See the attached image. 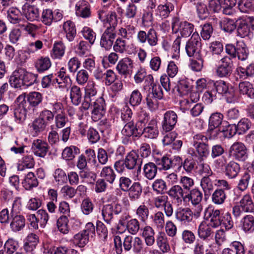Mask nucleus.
I'll return each mask as SVG.
<instances>
[{
  "instance_id": "nucleus-28",
  "label": "nucleus",
  "mask_w": 254,
  "mask_h": 254,
  "mask_svg": "<svg viewBox=\"0 0 254 254\" xmlns=\"http://www.w3.org/2000/svg\"><path fill=\"white\" fill-rule=\"evenodd\" d=\"M7 18L9 22L13 24L19 26L24 21L20 11L15 7H10L7 11Z\"/></svg>"
},
{
  "instance_id": "nucleus-47",
  "label": "nucleus",
  "mask_w": 254,
  "mask_h": 254,
  "mask_svg": "<svg viewBox=\"0 0 254 254\" xmlns=\"http://www.w3.org/2000/svg\"><path fill=\"white\" fill-rule=\"evenodd\" d=\"M22 185L24 188L29 190L36 187L38 185V182L34 174L32 172H29L25 177L22 182Z\"/></svg>"
},
{
  "instance_id": "nucleus-52",
  "label": "nucleus",
  "mask_w": 254,
  "mask_h": 254,
  "mask_svg": "<svg viewBox=\"0 0 254 254\" xmlns=\"http://www.w3.org/2000/svg\"><path fill=\"white\" fill-rule=\"evenodd\" d=\"M223 119V115L220 113H214L211 114L209 119V127L213 130L219 127L221 124Z\"/></svg>"
},
{
  "instance_id": "nucleus-35",
  "label": "nucleus",
  "mask_w": 254,
  "mask_h": 254,
  "mask_svg": "<svg viewBox=\"0 0 254 254\" xmlns=\"http://www.w3.org/2000/svg\"><path fill=\"white\" fill-rule=\"evenodd\" d=\"M202 199V193L198 189H193L184 197V200H190L192 205L198 204L201 203Z\"/></svg>"
},
{
  "instance_id": "nucleus-32",
  "label": "nucleus",
  "mask_w": 254,
  "mask_h": 254,
  "mask_svg": "<svg viewBox=\"0 0 254 254\" xmlns=\"http://www.w3.org/2000/svg\"><path fill=\"white\" fill-rule=\"evenodd\" d=\"M63 30L67 40L69 42L72 41L76 35L74 23L70 20L64 22L63 24Z\"/></svg>"
},
{
  "instance_id": "nucleus-41",
  "label": "nucleus",
  "mask_w": 254,
  "mask_h": 254,
  "mask_svg": "<svg viewBox=\"0 0 254 254\" xmlns=\"http://www.w3.org/2000/svg\"><path fill=\"white\" fill-rule=\"evenodd\" d=\"M89 237L87 234H85V231H80L75 234L72 241L75 246L79 248L84 247L88 242Z\"/></svg>"
},
{
  "instance_id": "nucleus-31",
  "label": "nucleus",
  "mask_w": 254,
  "mask_h": 254,
  "mask_svg": "<svg viewBox=\"0 0 254 254\" xmlns=\"http://www.w3.org/2000/svg\"><path fill=\"white\" fill-rule=\"evenodd\" d=\"M240 171V165L234 161H230L225 166V174L229 179L235 178Z\"/></svg>"
},
{
  "instance_id": "nucleus-50",
  "label": "nucleus",
  "mask_w": 254,
  "mask_h": 254,
  "mask_svg": "<svg viewBox=\"0 0 254 254\" xmlns=\"http://www.w3.org/2000/svg\"><path fill=\"white\" fill-rule=\"evenodd\" d=\"M54 182L57 186H62L67 181V176L65 172L62 169H57L53 174Z\"/></svg>"
},
{
  "instance_id": "nucleus-5",
  "label": "nucleus",
  "mask_w": 254,
  "mask_h": 254,
  "mask_svg": "<svg viewBox=\"0 0 254 254\" xmlns=\"http://www.w3.org/2000/svg\"><path fill=\"white\" fill-rule=\"evenodd\" d=\"M172 29L173 32H178L182 37L189 36L194 30L193 25L187 21H182L179 17H174L172 19Z\"/></svg>"
},
{
  "instance_id": "nucleus-60",
  "label": "nucleus",
  "mask_w": 254,
  "mask_h": 254,
  "mask_svg": "<svg viewBox=\"0 0 254 254\" xmlns=\"http://www.w3.org/2000/svg\"><path fill=\"white\" fill-rule=\"evenodd\" d=\"M221 29L225 32L231 33L236 28V21L229 18H224L220 22Z\"/></svg>"
},
{
  "instance_id": "nucleus-1",
  "label": "nucleus",
  "mask_w": 254,
  "mask_h": 254,
  "mask_svg": "<svg viewBox=\"0 0 254 254\" xmlns=\"http://www.w3.org/2000/svg\"><path fill=\"white\" fill-rule=\"evenodd\" d=\"M116 253L121 254L123 251L122 245L126 251L131 249L135 254H139L142 251L144 244L142 239L139 237H133L131 236H126L122 244V238L120 235H116L114 238Z\"/></svg>"
},
{
  "instance_id": "nucleus-3",
  "label": "nucleus",
  "mask_w": 254,
  "mask_h": 254,
  "mask_svg": "<svg viewBox=\"0 0 254 254\" xmlns=\"http://www.w3.org/2000/svg\"><path fill=\"white\" fill-rule=\"evenodd\" d=\"M226 53L233 58L237 57L239 60H246L249 55V51L247 45L243 41H238L235 46L229 44L226 45Z\"/></svg>"
},
{
  "instance_id": "nucleus-63",
  "label": "nucleus",
  "mask_w": 254,
  "mask_h": 254,
  "mask_svg": "<svg viewBox=\"0 0 254 254\" xmlns=\"http://www.w3.org/2000/svg\"><path fill=\"white\" fill-rule=\"evenodd\" d=\"M142 100L141 93L138 89L133 90L129 98V103L132 106L135 107L140 104Z\"/></svg>"
},
{
  "instance_id": "nucleus-7",
  "label": "nucleus",
  "mask_w": 254,
  "mask_h": 254,
  "mask_svg": "<svg viewBox=\"0 0 254 254\" xmlns=\"http://www.w3.org/2000/svg\"><path fill=\"white\" fill-rule=\"evenodd\" d=\"M186 51L190 57L200 55L201 49V39L198 33H193L190 39L187 42Z\"/></svg>"
},
{
  "instance_id": "nucleus-43",
  "label": "nucleus",
  "mask_w": 254,
  "mask_h": 254,
  "mask_svg": "<svg viewBox=\"0 0 254 254\" xmlns=\"http://www.w3.org/2000/svg\"><path fill=\"white\" fill-rule=\"evenodd\" d=\"M174 9L173 5L170 2L165 4H160L155 10L156 15L162 18L168 17L171 11Z\"/></svg>"
},
{
  "instance_id": "nucleus-44",
  "label": "nucleus",
  "mask_w": 254,
  "mask_h": 254,
  "mask_svg": "<svg viewBox=\"0 0 254 254\" xmlns=\"http://www.w3.org/2000/svg\"><path fill=\"white\" fill-rule=\"evenodd\" d=\"M25 225V219L22 215H16L12 216L10 227L12 231L17 232L23 229Z\"/></svg>"
},
{
  "instance_id": "nucleus-33",
  "label": "nucleus",
  "mask_w": 254,
  "mask_h": 254,
  "mask_svg": "<svg viewBox=\"0 0 254 254\" xmlns=\"http://www.w3.org/2000/svg\"><path fill=\"white\" fill-rule=\"evenodd\" d=\"M211 226L209 225L206 221H203L199 224L197 234L200 239L205 240L207 239L212 233Z\"/></svg>"
},
{
  "instance_id": "nucleus-54",
  "label": "nucleus",
  "mask_w": 254,
  "mask_h": 254,
  "mask_svg": "<svg viewBox=\"0 0 254 254\" xmlns=\"http://www.w3.org/2000/svg\"><path fill=\"white\" fill-rule=\"evenodd\" d=\"M134 34V27L133 26L127 25L126 27H121L119 30L118 34L123 39L127 41H131Z\"/></svg>"
},
{
  "instance_id": "nucleus-51",
  "label": "nucleus",
  "mask_w": 254,
  "mask_h": 254,
  "mask_svg": "<svg viewBox=\"0 0 254 254\" xmlns=\"http://www.w3.org/2000/svg\"><path fill=\"white\" fill-rule=\"evenodd\" d=\"M100 177L104 178L110 184L114 182L116 175L112 167L110 166L104 167L100 173Z\"/></svg>"
},
{
  "instance_id": "nucleus-27",
  "label": "nucleus",
  "mask_w": 254,
  "mask_h": 254,
  "mask_svg": "<svg viewBox=\"0 0 254 254\" xmlns=\"http://www.w3.org/2000/svg\"><path fill=\"white\" fill-rule=\"evenodd\" d=\"M175 217L182 224H187L192 220V212L188 208H180L176 211Z\"/></svg>"
},
{
  "instance_id": "nucleus-30",
  "label": "nucleus",
  "mask_w": 254,
  "mask_h": 254,
  "mask_svg": "<svg viewBox=\"0 0 254 254\" xmlns=\"http://www.w3.org/2000/svg\"><path fill=\"white\" fill-rule=\"evenodd\" d=\"M212 176L202 177L200 181V186L202 189L204 195H209L213 190L215 183L212 178Z\"/></svg>"
},
{
  "instance_id": "nucleus-38",
  "label": "nucleus",
  "mask_w": 254,
  "mask_h": 254,
  "mask_svg": "<svg viewBox=\"0 0 254 254\" xmlns=\"http://www.w3.org/2000/svg\"><path fill=\"white\" fill-rule=\"evenodd\" d=\"M169 196L177 202L182 201V199L184 198V190L183 188L180 185H176L172 186L168 191Z\"/></svg>"
},
{
  "instance_id": "nucleus-8",
  "label": "nucleus",
  "mask_w": 254,
  "mask_h": 254,
  "mask_svg": "<svg viewBox=\"0 0 254 254\" xmlns=\"http://www.w3.org/2000/svg\"><path fill=\"white\" fill-rule=\"evenodd\" d=\"M216 92L224 95L228 103H234L236 101V97L234 88L228 83L223 80H218L214 83Z\"/></svg>"
},
{
  "instance_id": "nucleus-10",
  "label": "nucleus",
  "mask_w": 254,
  "mask_h": 254,
  "mask_svg": "<svg viewBox=\"0 0 254 254\" xmlns=\"http://www.w3.org/2000/svg\"><path fill=\"white\" fill-rule=\"evenodd\" d=\"M97 90L95 87V83L93 81H89L85 88L84 100L82 103L81 109L88 110L92 104V102L96 99Z\"/></svg>"
},
{
  "instance_id": "nucleus-59",
  "label": "nucleus",
  "mask_w": 254,
  "mask_h": 254,
  "mask_svg": "<svg viewBox=\"0 0 254 254\" xmlns=\"http://www.w3.org/2000/svg\"><path fill=\"white\" fill-rule=\"evenodd\" d=\"M51 65L49 58H41L35 63V67L39 72H43L48 69Z\"/></svg>"
},
{
  "instance_id": "nucleus-40",
  "label": "nucleus",
  "mask_w": 254,
  "mask_h": 254,
  "mask_svg": "<svg viewBox=\"0 0 254 254\" xmlns=\"http://www.w3.org/2000/svg\"><path fill=\"white\" fill-rule=\"evenodd\" d=\"M128 190L129 191L128 196L130 200L135 201L140 197L142 188L139 183L135 182L130 186Z\"/></svg>"
},
{
  "instance_id": "nucleus-58",
  "label": "nucleus",
  "mask_w": 254,
  "mask_h": 254,
  "mask_svg": "<svg viewBox=\"0 0 254 254\" xmlns=\"http://www.w3.org/2000/svg\"><path fill=\"white\" fill-rule=\"evenodd\" d=\"M155 163L160 170H167L173 167V162L171 159L167 156L156 159Z\"/></svg>"
},
{
  "instance_id": "nucleus-57",
  "label": "nucleus",
  "mask_w": 254,
  "mask_h": 254,
  "mask_svg": "<svg viewBox=\"0 0 254 254\" xmlns=\"http://www.w3.org/2000/svg\"><path fill=\"white\" fill-rule=\"evenodd\" d=\"M253 75L252 68L250 65L246 68L242 66L237 67L235 72V76L237 79H245Z\"/></svg>"
},
{
  "instance_id": "nucleus-22",
  "label": "nucleus",
  "mask_w": 254,
  "mask_h": 254,
  "mask_svg": "<svg viewBox=\"0 0 254 254\" xmlns=\"http://www.w3.org/2000/svg\"><path fill=\"white\" fill-rule=\"evenodd\" d=\"M22 12L26 18L30 21L37 20L39 18L38 8L28 3H25L22 6Z\"/></svg>"
},
{
  "instance_id": "nucleus-16",
  "label": "nucleus",
  "mask_w": 254,
  "mask_h": 254,
  "mask_svg": "<svg viewBox=\"0 0 254 254\" xmlns=\"http://www.w3.org/2000/svg\"><path fill=\"white\" fill-rule=\"evenodd\" d=\"M237 35L241 38L249 36L251 29L247 16L241 17L236 20Z\"/></svg>"
},
{
  "instance_id": "nucleus-21",
  "label": "nucleus",
  "mask_w": 254,
  "mask_h": 254,
  "mask_svg": "<svg viewBox=\"0 0 254 254\" xmlns=\"http://www.w3.org/2000/svg\"><path fill=\"white\" fill-rule=\"evenodd\" d=\"M24 69L18 68L14 71L9 78V83L12 87L16 88H21L24 86L23 78Z\"/></svg>"
},
{
  "instance_id": "nucleus-34",
  "label": "nucleus",
  "mask_w": 254,
  "mask_h": 254,
  "mask_svg": "<svg viewBox=\"0 0 254 254\" xmlns=\"http://www.w3.org/2000/svg\"><path fill=\"white\" fill-rule=\"evenodd\" d=\"M156 244L164 253L169 252L170 251V246L167 237L164 232H160L158 233L156 237Z\"/></svg>"
},
{
  "instance_id": "nucleus-12",
  "label": "nucleus",
  "mask_w": 254,
  "mask_h": 254,
  "mask_svg": "<svg viewBox=\"0 0 254 254\" xmlns=\"http://www.w3.org/2000/svg\"><path fill=\"white\" fill-rule=\"evenodd\" d=\"M92 110V118L94 121H97L102 118L105 113V103L103 98L100 97L92 102L91 105Z\"/></svg>"
},
{
  "instance_id": "nucleus-55",
  "label": "nucleus",
  "mask_w": 254,
  "mask_h": 254,
  "mask_svg": "<svg viewBox=\"0 0 254 254\" xmlns=\"http://www.w3.org/2000/svg\"><path fill=\"white\" fill-rule=\"evenodd\" d=\"M82 93L80 88L74 85L71 88L70 91V98L71 102L75 105H78L81 102Z\"/></svg>"
},
{
  "instance_id": "nucleus-13",
  "label": "nucleus",
  "mask_w": 254,
  "mask_h": 254,
  "mask_svg": "<svg viewBox=\"0 0 254 254\" xmlns=\"http://www.w3.org/2000/svg\"><path fill=\"white\" fill-rule=\"evenodd\" d=\"M232 67L231 59L228 57H225L220 60L216 70V74L220 78L227 77L231 73Z\"/></svg>"
},
{
  "instance_id": "nucleus-61",
  "label": "nucleus",
  "mask_w": 254,
  "mask_h": 254,
  "mask_svg": "<svg viewBox=\"0 0 254 254\" xmlns=\"http://www.w3.org/2000/svg\"><path fill=\"white\" fill-rule=\"evenodd\" d=\"M68 223V219L66 216H62L59 217L57 222L59 231L64 234H67L69 232Z\"/></svg>"
},
{
  "instance_id": "nucleus-29",
  "label": "nucleus",
  "mask_w": 254,
  "mask_h": 254,
  "mask_svg": "<svg viewBox=\"0 0 254 254\" xmlns=\"http://www.w3.org/2000/svg\"><path fill=\"white\" fill-rule=\"evenodd\" d=\"M122 134L126 137H137L141 135V131L136 126H134L132 122H129L124 126Z\"/></svg>"
},
{
  "instance_id": "nucleus-4",
  "label": "nucleus",
  "mask_w": 254,
  "mask_h": 254,
  "mask_svg": "<svg viewBox=\"0 0 254 254\" xmlns=\"http://www.w3.org/2000/svg\"><path fill=\"white\" fill-rule=\"evenodd\" d=\"M114 52L122 54L132 55L136 51V43L133 40L127 41L118 37L113 45Z\"/></svg>"
},
{
  "instance_id": "nucleus-56",
  "label": "nucleus",
  "mask_w": 254,
  "mask_h": 254,
  "mask_svg": "<svg viewBox=\"0 0 254 254\" xmlns=\"http://www.w3.org/2000/svg\"><path fill=\"white\" fill-rule=\"evenodd\" d=\"M190 60V67L193 71H199L201 70L203 65V60L201 55L192 57Z\"/></svg>"
},
{
  "instance_id": "nucleus-42",
  "label": "nucleus",
  "mask_w": 254,
  "mask_h": 254,
  "mask_svg": "<svg viewBox=\"0 0 254 254\" xmlns=\"http://www.w3.org/2000/svg\"><path fill=\"white\" fill-rule=\"evenodd\" d=\"M65 46L62 42L54 43L51 52V57L53 59H61L64 54Z\"/></svg>"
},
{
  "instance_id": "nucleus-2",
  "label": "nucleus",
  "mask_w": 254,
  "mask_h": 254,
  "mask_svg": "<svg viewBox=\"0 0 254 254\" xmlns=\"http://www.w3.org/2000/svg\"><path fill=\"white\" fill-rule=\"evenodd\" d=\"M207 141V137L201 133L196 134L193 136L192 144L195 149V155L199 161H203L209 155L210 150Z\"/></svg>"
},
{
  "instance_id": "nucleus-62",
  "label": "nucleus",
  "mask_w": 254,
  "mask_h": 254,
  "mask_svg": "<svg viewBox=\"0 0 254 254\" xmlns=\"http://www.w3.org/2000/svg\"><path fill=\"white\" fill-rule=\"evenodd\" d=\"M125 228L129 233L136 235L140 230V223L137 219L131 218Z\"/></svg>"
},
{
  "instance_id": "nucleus-17",
  "label": "nucleus",
  "mask_w": 254,
  "mask_h": 254,
  "mask_svg": "<svg viewBox=\"0 0 254 254\" xmlns=\"http://www.w3.org/2000/svg\"><path fill=\"white\" fill-rule=\"evenodd\" d=\"M116 34L113 31L112 27H108L102 34L101 40L100 45L102 47L106 50L111 49L113 46V43L116 38Z\"/></svg>"
},
{
  "instance_id": "nucleus-48",
  "label": "nucleus",
  "mask_w": 254,
  "mask_h": 254,
  "mask_svg": "<svg viewBox=\"0 0 254 254\" xmlns=\"http://www.w3.org/2000/svg\"><path fill=\"white\" fill-rule=\"evenodd\" d=\"M43 100L42 95L38 92H32L29 93L26 97V101L29 105L33 107L37 106L41 103Z\"/></svg>"
},
{
  "instance_id": "nucleus-19",
  "label": "nucleus",
  "mask_w": 254,
  "mask_h": 254,
  "mask_svg": "<svg viewBox=\"0 0 254 254\" xmlns=\"http://www.w3.org/2000/svg\"><path fill=\"white\" fill-rule=\"evenodd\" d=\"M244 0H225V2H223L222 6L223 13L226 15H231L234 12L233 7L238 4L239 9L242 12H246V9L243 8V6H246V3H244Z\"/></svg>"
},
{
  "instance_id": "nucleus-20",
  "label": "nucleus",
  "mask_w": 254,
  "mask_h": 254,
  "mask_svg": "<svg viewBox=\"0 0 254 254\" xmlns=\"http://www.w3.org/2000/svg\"><path fill=\"white\" fill-rule=\"evenodd\" d=\"M140 235L144 239L147 247H152L155 243V231L150 226H145L140 229Z\"/></svg>"
},
{
  "instance_id": "nucleus-39",
  "label": "nucleus",
  "mask_w": 254,
  "mask_h": 254,
  "mask_svg": "<svg viewBox=\"0 0 254 254\" xmlns=\"http://www.w3.org/2000/svg\"><path fill=\"white\" fill-rule=\"evenodd\" d=\"M239 91L241 94L246 95L250 98H254V88L249 82H240L239 85Z\"/></svg>"
},
{
  "instance_id": "nucleus-14",
  "label": "nucleus",
  "mask_w": 254,
  "mask_h": 254,
  "mask_svg": "<svg viewBox=\"0 0 254 254\" xmlns=\"http://www.w3.org/2000/svg\"><path fill=\"white\" fill-rule=\"evenodd\" d=\"M133 66V61L128 57H125L118 62L116 69L120 74L126 77L131 74Z\"/></svg>"
},
{
  "instance_id": "nucleus-15",
  "label": "nucleus",
  "mask_w": 254,
  "mask_h": 254,
  "mask_svg": "<svg viewBox=\"0 0 254 254\" xmlns=\"http://www.w3.org/2000/svg\"><path fill=\"white\" fill-rule=\"evenodd\" d=\"M177 120L178 116L175 112L173 111H167L164 115L162 122L163 130L165 132L172 130L174 128Z\"/></svg>"
},
{
  "instance_id": "nucleus-64",
  "label": "nucleus",
  "mask_w": 254,
  "mask_h": 254,
  "mask_svg": "<svg viewBox=\"0 0 254 254\" xmlns=\"http://www.w3.org/2000/svg\"><path fill=\"white\" fill-rule=\"evenodd\" d=\"M19 247L18 242L13 239H8L4 245V250L7 254H13Z\"/></svg>"
},
{
  "instance_id": "nucleus-46",
  "label": "nucleus",
  "mask_w": 254,
  "mask_h": 254,
  "mask_svg": "<svg viewBox=\"0 0 254 254\" xmlns=\"http://www.w3.org/2000/svg\"><path fill=\"white\" fill-rule=\"evenodd\" d=\"M143 170L145 177L150 180L155 177L157 173V167L156 164L152 162L146 163Z\"/></svg>"
},
{
  "instance_id": "nucleus-18",
  "label": "nucleus",
  "mask_w": 254,
  "mask_h": 254,
  "mask_svg": "<svg viewBox=\"0 0 254 254\" xmlns=\"http://www.w3.org/2000/svg\"><path fill=\"white\" fill-rule=\"evenodd\" d=\"M98 18L104 24L108 23L110 27L113 29L117 25L118 22L117 16L115 12L110 11L108 14L104 9H100L98 11Z\"/></svg>"
},
{
  "instance_id": "nucleus-53",
  "label": "nucleus",
  "mask_w": 254,
  "mask_h": 254,
  "mask_svg": "<svg viewBox=\"0 0 254 254\" xmlns=\"http://www.w3.org/2000/svg\"><path fill=\"white\" fill-rule=\"evenodd\" d=\"M135 214L141 222H145L149 215L148 207L144 203H141L136 209Z\"/></svg>"
},
{
  "instance_id": "nucleus-45",
  "label": "nucleus",
  "mask_w": 254,
  "mask_h": 254,
  "mask_svg": "<svg viewBox=\"0 0 254 254\" xmlns=\"http://www.w3.org/2000/svg\"><path fill=\"white\" fill-rule=\"evenodd\" d=\"M48 125L38 117L32 123L31 127L33 136H37L40 132L44 131Z\"/></svg>"
},
{
  "instance_id": "nucleus-23",
  "label": "nucleus",
  "mask_w": 254,
  "mask_h": 254,
  "mask_svg": "<svg viewBox=\"0 0 254 254\" xmlns=\"http://www.w3.org/2000/svg\"><path fill=\"white\" fill-rule=\"evenodd\" d=\"M32 150L37 156L44 157L48 150V145L40 139L34 140L32 145Z\"/></svg>"
},
{
  "instance_id": "nucleus-37",
  "label": "nucleus",
  "mask_w": 254,
  "mask_h": 254,
  "mask_svg": "<svg viewBox=\"0 0 254 254\" xmlns=\"http://www.w3.org/2000/svg\"><path fill=\"white\" fill-rule=\"evenodd\" d=\"M242 229L248 233L254 231V217L251 215H247L243 217L241 221Z\"/></svg>"
},
{
  "instance_id": "nucleus-26",
  "label": "nucleus",
  "mask_w": 254,
  "mask_h": 254,
  "mask_svg": "<svg viewBox=\"0 0 254 254\" xmlns=\"http://www.w3.org/2000/svg\"><path fill=\"white\" fill-rule=\"evenodd\" d=\"M125 166L128 169H132L135 165L138 166L140 169L141 165L143 163L142 158H139L137 153L134 151L129 153L126 156L125 160Z\"/></svg>"
},
{
  "instance_id": "nucleus-49",
  "label": "nucleus",
  "mask_w": 254,
  "mask_h": 254,
  "mask_svg": "<svg viewBox=\"0 0 254 254\" xmlns=\"http://www.w3.org/2000/svg\"><path fill=\"white\" fill-rule=\"evenodd\" d=\"M152 223L158 229H162L165 226V217L161 211H157L151 216Z\"/></svg>"
},
{
  "instance_id": "nucleus-24",
  "label": "nucleus",
  "mask_w": 254,
  "mask_h": 254,
  "mask_svg": "<svg viewBox=\"0 0 254 254\" xmlns=\"http://www.w3.org/2000/svg\"><path fill=\"white\" fill-rule=\"evenodd\" d=\"M75 13L77 16L86 18L91 15L90 6L85 0L78 1L75 5Z\"/></svg>"
},
{
  "instance_id": "nucleus-11",
  "label": "nucleus",
  "mask_w": 254,
  "mask_h": 254,
  "mask_svg": "<svg viewBox=\"0 0 254 254\" xmlns=\"http://www.w3.org/2000/svg\"><path fill=\"white\" fill-rule=\"evenodd\" d=\"M204 218L208 221V223L212 228H216L221 225V216H220V210L208 207L204 210Z\"/></svg>"
},
{
  "instance_id": "nucleus-9",
  "label": "nucleus",
  "mask_w": 254,
  "mask_h": 254,
  "mask_svg": "<svg viewBox=\"0 0 254 254\" xmlns=\"http://www.w3.org/2000/svg\"><path fill=\"white\" fill-rule=\"evenodd\" d=\"M17 107L14 110V121L18 124L23 123L26 118L27 103L25 94L19 95L16 99Z\"/></svg>"
},
{
  "instance_id": "nucleus-25",
  "label": "nucleus",
  "mask_w": 254,
  "mask_h": 254,
  "mask_svg": "<svg viewBox=\"0 0 254 254\" xmlns=\"http://www.w3.org/2000/svg\"><path fill=\"white\" fill-rule=\"evenodd\" d=\"M141 131L145 137L150 139L156 138L159 134L156 121L154 120L150 121L147 127H143Z\"/></svg>"
},
{
  "instance_id": "nucleus-36",
  "label": "nucleus",
  "mask_w": 254,
  "mask_h": 254,
  "mask_svg": "<svg viewBox=\"0 0 254 254\" xmlns=\"http://www.w3.org/2000/svg\"><path fill=\"white\" fill-rule=\"evenodd\" d=\"M239 205L242 211L250 212L253 211L254 208V203L250 194H246L240 200Z\"/></svg>"
},
{
  "instance_id": "nucleus-6",
  "label": "nucleus",
  "mask_w": 254,
  "mask_h": 254,
  "mask_svg": "<svg viewBox=\"0 0 254 254\" xmlns=\"http://www.w3.org/2000/svg\"><path fill=\"white\" fill-rule=\"evenodd\" d=\"M229 155L233 159L241 162L245 161L249 155L247 147L241 142H235L230 146Z\"/></svg>"
}]
</instances>
